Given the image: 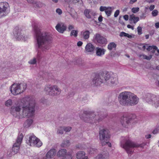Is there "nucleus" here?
Segmentation results:
<instances>
[{
    "label": "nucleus",
    "instance_id": "obj_1",
    "mask_svg": "<svg viewBox=\"0 0 159 159\" xmlns=\"http://www.w3.org/2000/svg\"><path fill=\"white\" fill-rule=\"evenodd\" d=\"M35 100L29 96H26L18 101L15 106L11 107L10 113L18 118L31 117L35 112Z\"/></svg>",
    "mask_w": 159,
    "mask_h": 159
},
{
    "label": "nucleus",
    "instance_id": "obj_2",
    "mask_svg": "<svg viewBox=\"0 0 159 159\" xmlns=\"http://www.w3.org/2000/svg\"><path fill=\"white\" fill-rule=\"evenodd\" d=\"M32 27L36 39V48L38 51L46 52L51 47L50 34L45 32H41L37 24H33ZM39 58L40 53L38 52L37 58L39 59Z\"/></svg>",
    "mask_w": 159,
    "mask_h": 159
},
{
    "label": "nucleus",
    "instance_id": "obj_3",
    "mask_svg": "<svg viewBox=\"0 0 159 159\" xmlns=\"http://www.w3.org/2000/svg\"><path fill=\"white\" fill-rule=\"evenodd\" d=\"M118 100L121 105L132 106L138 103L139 98L133 93L125 91L120 93L118 96Z\"/></svg>",
    "mask_w": 159,
    "mask_h": 159
},
{
    "label": "nucleus",
    "instance_id": "obj_4",
    "mask_svg": "<svg viewBox=\"0 0 159 159\" xmlns=\"http://www.w3.org/2000/svg\"><path fill=\"white\" fill-rule=\"evenodd\" d=\"M145 144L144 143L139 144L132 141L128 137H123L120 142V147L124 149L129 155H131L134 152V148H143Z\"/></svg>",
    "mask_w": 159,
    "mask_h": 159
},
{
    "label": "nucleus",
    "instance_id": "obj_5",
    "mask_svg": "<svg viewBox=\"0 0 159 159\" xmlns=\"http://www.w3.org/2000/svg\"><path fill=\"white\" fill-rule=\"evenodd\" d=\"M80 119L87 123H93L101 120L99 118L98 116H96L94 112L89 111H84L82 115L80 116Z\"/></svg>",
    "mask_w": 159,
    "mask_h": 159
},
{
    "label": "nucleus",
    "instance_id": "obj_6",
    "mask_svg": "<svg viewBox=\"0 0 159 159\" xmlns=\"http://www.w3.org/2000/svg\"><path fill=\"white\" fill-rule=\"evenodd\" d=\"M110 138V134L108 130L106 128L100 129L99 132V138L102 146L107 144L108 147H111V144L109 142Z\"/></svg>",
    "mask_w": 159,
    "mask_h": 159
},
{
    "label": "nucleus",
    "instance_id": "obj_7",
    "mask_svg": "<svg viewBox=\"0 0 159 159\" xmlns=\"http://www.w3.org/2000/svg\"><path fill=\"white\" fill-rule=\"evenodd\" d=\"M104 78L106 84L112 86L117 85L118 83V79L116 75L112 72H107L103 74Z\"/></svg>",
    "mask_w": 159,
    "mask_h": 159
},
{
    "label": "nucleus",
    "instance_id": "obj_8",
    "mask_svg": "<svg viewBox=\"0 0 159 159\" xmlns=\"http://www.w3.org/2000/svg\"><path fill=\"white\" fill-rule=\"evenodd\" d=\"M26 143L30 146L39 148L43 144L42 142L33 134H30L26 136Z\"/></svg>",
    "mask_w": 159,
    "mask_h": 159
},
{
    "label": "nucleus",
    "instance_id": "obj_9",
    "mask_svg": "<svg viewBox=\"0 0 159 159\" xmlns=\"http://www.w3.org/2000/svg\"><path fill=\"white\" fill-rule=\"evenodd\" d=\"M144 101L156 107H159V97L151 93L145 94L143 98Z\"/></svg>",
    "mask_w": 159,
    "mask_h": 159
},
{
    "label": "nucleus",
    "instance_id": "obj_10",
    "mask_svg": "<svg viewBox=\"0 0 159 159\" xmlns=\"http://www.w3.org/2000/svg\"><path fill=\"white\" fill-rule=\"evenodd\" d=\"M27 85L25 83L14 84L11 86L10 91L13 95H16L24 91Z\"/></svg>",
    "mask_w": 159,
    "mask_h": 159
},
{
    "label": "nucleus",
    "instance_id": "obj_11",
    "mask_svg": "<svg viewBox=\"0 0 159 159\" xmlns=\"http://www.w3.org/2000/svg\"><path fill=\"white\" fill-rule=\"evenodd\" d=\"M44 90L47 94L52 96L59 95L61 92V89L56 85H46Z\"/></svg>",
    "mask_w": 159,
    "mask_h": 159
},
{
    "label": "nucleus",
    "instance_id": "obj_12",
    "mask_svg": "<svg viewBox=\"0 0 159 159\" xmlns=\"http://www.w3.org/2000/svg\"><path fill=\"white\" fill-rule=\"evenodd\" d=\"M23 137V135L22 134L18 135L16 142L14 144L12 148V152L13 154H16L18 152Z\"/></svg>",
    "mask_w": 159,
    "mask_h": 159
},
{
    "label": "nucleus",
    "instance_id": "obj_13",
    "mask_svg": "<svg viewBox=\"0 0 159 159\" xmlns=\"http://www.w3.org/2000/svg\"><path fill=\"white\" fill-rule=\"evenodd\" d=\"M72 151L67 152L66 150L64 149L60 150L57 153V156L58 157H63L62 159H72Z\"/></svg>",
    "mask_w": 159,
    "mask_h": 159
},
{
    "label": "nucleus",
    "instance_id": "obj_14",
    "mask_svg": "<svg viewBox=\"0 0 159 159\" xmlns=\"http://www.w3.org/2000/svg\"><path fill=\"white\" fill-rule=\"evenodd\" d=\"M9 7V4L6 2L0 3V17L7 15L6 11Z\"/></svg>",
    "mask_w": 159,
    "mask_h": 159
},
{
    "label": "nucleus",
    "instance_id": "obj_15",
    "mask_svg": "<svg viewBox=\"0 0 159 159\" xmlns=\"http://www.w3.org/2000/svg\"><path fill=\"white\" fill-rule=\"evenodd\" d=\"M14 34L15 38L18 40L25 41L26 40V37L22 33L20 29H18L17 30V29H16V30L14 31Z\"/></svg>",
    "mask_w": 159,
    "mask_h": 159
},
{
    "label": "nucleus",
    "instance_id": "obj_16",
    "mask_svg": "<svg viewBox=\"0 0 159 159\" xmlns=\"http://www.w3.org/2000/svg\"><path fill=\"white\" fill-rule=\"evenodd\" d=\"M94 39L99 44L101 45H105L107 41L106 38L99 34H96L94 37Z\"/></svg>",
    "mask_w": 159,
    "mask_h": 159
},
{
    "label": "nucleus",
    "instance_id": "obj_17",
    "mask_svg": "<svg viewBox=\"0 0 159 159\" xmlns=\"http://www.w3.org/2000/svg\"><path fill=\"white\" fill-rule=\"evenodd\" d=\"M95 49V47L92 43H89L87 44L85 47L84 52L87 54L93 53Z\"/></svg>",
    "mask_w": 159,
    "mask_h": 159
},
{
    "label": "nucleus",
    "instance_id": "obj_18",
    "mask_svg": "<svg viewBox=\"0 0 159 159\" xmlns=\"http://www.w3.org/2000/svg\"><path fill=\"white\" fill-rule=\"evenodd\" d=\"M56 29L60 33H63L67 29L66 25L63 22L57 23L55 27Z\"/></svg>",
    "mask_w": 159,
    "mask_h": 159
},
{
    "label": "nucleus",
    "instance_id": "obj_19",
    "mask_svg": "<svg viewBox=\"0 0 159 159\" xmlns=\"http://www.w3.org/2000/svg\"><path fill=\"white\" fill-rule=\"evenodd\" d=\"M131 120L126 115H124L121 118L120 123L124 127L128 128Z\"/></svg>",
    "mask_w": 159,
    "mask_h": 159
},
{
    "label": "nucleus",
    "instance_id": "obj_20",
    "mask_svg": "<svg viewBox=\"0 0 159 159\" xmlns=\"http://www.w3.org/2000/svg\"><path fill=\"white\" fill-rule=\"evenodd\" d=\"M109 153L107 152H104L98 154L94 159H109Z\"/></svg>",
    "mask_w": 159,
    "mask_h": 159
},
{
    "label": "nucleus",
    "instance_id": "obj_21",
    "mask_svg": "<svg viewBox=\"0 0 159 159\" xmlns=\"http://www.w3.org/2000/svg\"><path fill=\"white\" fill-rule=\"evenodd\" d=\"M84 14L85 16L87 18H91L92 16L96 15L95 12L90 9H86L84 10Z\"/></svg>",
    "mask_w": 159,
    "mask_h": 159
},
{
    "label": "nucleus",
    "instance_id": "obj_22",
    "mask_svg": "<svg viewBox=\"0 0 159 159\" xmlns=\"http://www.w3.org/2000/svg\"><path fill=\"white\" fill-rule=\"evenodd\" d=\"M93 84L95 86H98L100 85L102 82V80L100 75H97L92 80Z\"/></svg>",
    "mask_w": 159,
    "mask_h": 159
},
{
    "label": "nucleus",
    "instance_id": "obj_23",
    "mask_svg": "<svg viewBox=\"0 0 159 159\" xmlns=\"http://www.w3.org/2000/svg\"><path fill=\"white\" fill-rule=\"evenodd\" d=\"M57 151L54 148L50 149L47 153L46 157L44 158H47V159L51 158L53 157L56 154Z\"/></svg>",
    "mask_w": 159,
    "mask_h": 159
},
{
    "label": "nucleus",
    "instance_id": "obj_24",
    "mask_svg": "<svg viewBox=\"0 0 159 159\" xmlns=\"http://www.w3.org/2000/svg\"><path fill=\"white\" fill-rule=\"evenodd\" d=\"M106 50L102 48L97 47L96 48V54L98 57H102L103 55L106 52Z\"/></svg>",
    "mask_w": 159,
    "mask_h": 159
},
{
    "label": "nucleus",
    "instance_id": "obj_25",
    "mask_svg": "<svg viewBox=\"0 0 159 159\" xmlns=\"http://www.w3.org/2000/svg\"><path fill=\"white\" fill-rule=\"evenodd\" d=\"M90 32L88 30H84L81 33L82 37L85 39H88L89 37Z\"/></svg>",
    "mask_w": 159,
    "mask_h": 159
},
{
    "label": "nucleus",
    "instance_id": "obj_26",
    "mask_svg": "<svg viewBox=\"0 0 159 159\" xmlns=\"http://www.w3.org/2000/svg\"><path fill=\"white\" fill-rule=\"evenodd\" d=\"M86 153L83 151H79L76 154V157L77 159H83L85 157Z\"/></svg>",
    "mask_w": 159,
    "mask_h": 159
},
{
    "label": "nucleus",
    "instance_id": "obj_27",
    "mask_svg": "<svg viewBox=\"0 0 159 159\" xmlns=\"http://www.w3.org/2000/svg\"><path fill=\"white\" fill-rule=\"evenodd\" d=\"M129 20L130 21H133L135 24L139 20V18L138 17L135 16L134 15L132 14L129 16Z\"/></svg>",
    "mask_w": 159,
    "mask_h": 159
},
{
    "label": "nucleus",
    "instance_id": "obj_28",
    "mask_svg": "<svg viewBox=\"0 0 159 159\" xmlns=\"http://www.w3.org/2000/svg\"><path fill=\"white\" fill-rule=\"evenodd\" d=\"M33 123V120L32 119L27 120L24 123L23 126L26 128L29 127Z\"/></svg>",
    "mask_w": 159,
    "mask_h": 159
},
{
    "label": "nucleus",
    "instance_id": "obj_29",
    "mask_svg": "<svg viewBox=\"0 0 159 159\" xmlns=\"http://www.w3.org/2000/svg\"><path fill=\"white\" fill-rule=\"evenodd\" d=\"M116 47V44L114 42H111L109 43L107 46L108 49L110 50H115Z\"/></svg>",
    "mask_w": 159,
    "mask_h": 159
},
{
    "label": "nucleus",
    "instance_id": "obj_30",
    "mask_svg": "<svg viewBox=\"0 0 159 159\" xmlns=\"http://www.w3.org/2000/svg\"><path fill=\"white\" fill-rule=\"evenodd\" d=\"M112 7H108L107 8L105 12L108 16H110L112 12Z\"/></svg>",
    "mask_w": 159,
    "mask_h": 159
},
{
    "label": "nucleus",
    "instance_id": "obj_31",
    "mask_svg": "<svg viewBox=\"0 0 159 159\" xmlns=\"http://www.w3.org/2000/svg\"><path fill=\"white\" fill-rule=\"evenodd\" d=\"M120 35V37H128L129 38H132V36L131 35H129V34L125 33L124 32H121Z\"/></svg>",
    "mask_w": 159,
    "mask_h": 159
},
{
    "label": "nucleus",
    "instance_id": "obj_32",
    "mask_svg": "<svg viewBox=\"0 0 159 159\" xmlns=\"http://www.w3.org/2000/svg\"><path fill=\"white\" fill-rule=\"evenodd\" d=\"M87 150V152L89 154L94 153L96 152L97 150L96 149L92 148H88Z\"/></svg>",
    "mask_w": 159,
    "mask_h": 159
},
{
    "label": "nucleus",
    "instance_id": "obj_33",
    "mask_svg": "<svg viewBox=\"0 0 159 159\" xmlns=\"http://www.w3.org/2000/svg\"><path fill=\"white\" fill-rule=\"evenodd\" d=\"M70 145V142L69 140L64 141L61 144V146L62 147H66Z\"/></svg>",
    "mask_w": 159,
    "mask_h": 159
},
{
    "label": "nucleus",
    "instance_id": "obj_34",
    "mask_svg": "<svg viewBox=\"0 0 159 159\" xmlns=\"http://www.w3.org/2000/svg\"><path fill=\"white\" fill-rule=\"evenodd\" d=\"M12 102L11 99H9L6 101L5 102V105L6 107H9L12 105Z\"/></svg>",
    "mask_w": 159,
    "mask_h": 159
},
{
    "label": "nucleus",
    "instance_id": "obj_35",
    "mask_svg": "<svg viewBox=\"0 0 159 159\" xmlns=\"http://www.w3.org/2000/svg\"><path fill=\"white\" fill-rule=\"evenodd\" d=\"M140 57H142L144 59L149 60L151 59L152 57V55H150L149 56H147L145 55H142L140 56Z\"/></svg>",
    "mask_w": 159,
    "mask_h": 159
},
{
    "label": "nucleus",
    "instance_id": "obj_36",
    "mask_svg": "<svg viewBox=\"0 0 159 159\" xmlns=\"http://www.w3.org/2000/svg\"><path fill=\"white\" fill-rule=\"evenodd\" d=\"M64 127H59L57 131V133L58 134H62L63 133Z\"/></svg>",
    "mask_w": 159,
    "mask_h": 159
},
{
    "label": "nucleus",
    "instance_id": "obj_37",
    "mask_svg": "<svg viewBox=\"0 0 159 159\" xmlns=\"http://www.w3.org/2000/svg\"><path fill=\"white\" fill-rule=\"evenodd\" d=\"M78 31L76 30H72L70 33V35L73 36L75 37H76L77 36Z\"/></svg>",
    "mask_w": 159,
    "mask_h": 159
},
{
    "label": "nucleus",
    "instance_id": "obj_38",
    "mask_svg": "<svg viewBox=\"0 0 159 159\" xmlns=\"http://www.w3.org/2000/svg\"><path fill=\"white\" fill-rule=\"evenodd\" d=\"M36 59L35 58H34L29 61V63L30 64H36Z\"/></svg>",
    "mask_w": 159,
    "mask_h": 159
},
{
    "label": "nucleus",
    "instance_id": "obj_39",
    "mask_svg": "<svg viewBox=\"0 0 159 159\" xmlns=\"http://www.w3.org/2000/svg\"><path fill=\"white\" fill-rule=\"evenodd\" d=\"M139 8L138 7H133L131 9L132 11L134 13H135L139 11Z\"/></svg>",
    "mask_w": 159,
    "mask_h": 159
},
{
    "label": "nucleus",
    "instance_id": "obj_40",
    "mask_svg": "<svg viewBox=\"0 0 159 159\" xmlns=\"http://www.w3.org/2000/svg\"><path fill=\"white\" fill-rule=\"evenodd\" d=\"M158 11L156 9L153 10L152 12V16L154 17L157 16L158 15Z\"/></svg>",
    "mask_w": 159,
    "mask_h": 159
},
{
    "label": "nucleus",
    "instance_id": "obj_41",
    "mask_svg": "<svg viewBox=\"0 0 159 159\" xmlns=\"http://www.w3.org/2000/svg\"><path fill=\"white\" fill-rule=\"evenodd\" d=\"M64 130L66 132H69L71 129V128L70 127H63Z\"/></svg>",
    "mask_w": 159,
    "mask_h": 159
},
{
    "label": "nucleus",
    "instance_id": "obj_42",
    "mask_svg": "<svg viewBox=\"0 0 159 159\" xmlns=\"http://www.w3.org/2000/svg\"><path fill=\"white\" fill-rule=\"evenodd\" d=\"M137 31H138V33L139 35H140L142 34V29L141 27L138 26L137 27Z\"/></svg>",
    "mask_w": 159,
    "mask_h": 159
},
{
    "label": "nucleus",
    "instance_id": "obj_43",
    "mask_svg": "<svg viewBox=\"0 0 159 159\" xmlns=\"http://www.w3.org/2000/svg\"><path fill=\"white\" fill-rule=\"evenodd\" d=\"M107 8L106 7L101 6L100 7V10L101 11H105Z\"/></svg>",
    "mask_w": 159,
    "mask_h": 159
},
{
    "label": "nucleus",
    "instance_id": "obj_44",
    "mask_svg": "<svg viewBox=\"0 0 159 159\" xmlns=\"http://www.w3.org/2000/svg\"><path fill=\"white\" fill-rule=\"evenodd\" d=\"M120 13V11L119 10H117L115 12L114 14V16L115 17H117L118 15H119Z\"/></svg>",
    "mask_w": 159,
    "mask_h": 159
},
{
    "label": "nucleus",
    "instance_id": "obj_45",
    "mask_svg": "<svg viewBox=\"0 0 159 159\" xmlns=\"http://www.w3.org/2000/svg\"><path fill=\"white\" fill-rule=\"evenodd\" d=\"M56 12L59 15H61L62 13V10L59 8L57 9L56 10Z\"/></svg>",
    "mask_w": 159,
    "mask_h": 159
},
{
    "label": "nucleus",
    "instance_id": "obj_46",
    "mask_svg": "<svg viewBox=\"0 0 159 159\" xmlns=\"http://www.w3.org/2000/svg\"><path fill=\"white\" fill-rule=\"evenodd\" d=\"M140 48H141V49H143V50H144L146 49V47H147V46L146 45V44H142L140 45Z\"/></svg>",
    "mask_w": 159,
    "mask_h": 159
},
{
    "label": "nucleus",
    "instance_id": "obj_47",
    "mask_svg": "<svg viewBox=\"0 0 159 159\" xmlns=\"http://www.w3.org/2000/svg\"><path fill=\"white\" fill-rule=\"evenodd\" d=\"M146 45L147 46V48H146V49L148 51H150V50H152V46H148V45L147 44H146Z\"/></svg>",
    "mask_w": 159,
    "mask_h": 159
},
{
    "label": "nucleus",
    "instance_id": "obj_48",
    "mask_svg": "<svg viewBox=\"0 0 159 159\" xmlns=\"http://www.w3.org/2000/svg\"><path fill=\"white\" fill-rule=\"evenodd\" d=\"M155 7V6L154 5H151L149 8V9L150 10V11H152L153 10V9Z\"/></svg>",
    "mask_w": 159,
    "mask_h": 159
},
{
    "label": "nucleus",
    "instance_id": "obj_49",
    "mask_svg": "<svg viewBox=\"0 0 159 159\" xmlns=\"http://www.w3.org/2000/svg\"><path fill=\"white\" fill-rule=\"evenodd\" d=\"M83 43L82 41H79L77 43V45L79 47L81 46L82 45Z\"/></svg>",
    "mask_w": 159,
    "mask_h": 159
},
{
    "label": "nucleus",
    "instance_id": "obj_50",
    "mask_svg": "<svg viewBox=\"0 0 159 159\" xmlns=\"http://www.w3.org/2000/svg\"><path fill=\"white\" fill-rule=\"evenodd\" d=\"M74 28V26L72 25H70L68 27V29L69 30H70L73 29Z\"/></svg>",
    "mask_w": 159,
    "mask_h": 159
},
{
    "label": "nucleus",
    "instance_id": "obj_51",
    "mask_svg": "<svg viewBox=\"0 0 159 159\" xmlns=\"http://www.w3.org/2000/svg\"><path fill=\"white\" fill-rule=\"evenodd\" d=\"M123 18L125 20H127L129 19V17L128 15H126L124 16Z\"/></svg>",
    "mask_w": 159,
    "mask_h": 159
},
{
    "label": "nucleus",
    "instance_id": "obj_52",
    "mask_svg": "<svg viewBox=\"0 0 159 159\" xmlns=\"http://www.w3.org/2000/svg\"><path fill=\"white\" fill-rule=\"evenodd\" d=\"M137 0H130L129 2V3L130 4H133L134 2H136Z\"/></svg>",
    "mask_w": 159,
    "mask_h": 159
},
{
    "label": "nucleus",
    "instance_id": "obj_53",
    "mask_svg": "<svg viewBox=\"0 0 159 159\" xmlns=\"http://www.w3.org/2000/svg\"><path fill=\"white\" fill-rule=\"evenodd\" d=\"M127 27L128 28L131 29L132 30L134 29V27L129 25H127Z\"/></svg>",
    "mask_w": 159,
    "mask_h": 159
},
{
    "label": "nucleus",
    "instance_id": "obj_54",
    "mask_svg": "<svg viewBox=\"0 0 159 159\" xmlns=\"http://www.w3.org/2000/svg\"><path fill=\"white\" fill-rule=\"evenodd\" d=\"M158 130L157 129H155L152 131V133L154 134H156L158 133Z\"/></svg>",
    "mask_w": 159,
    "mask_h": 159
},
{
    "label": "nucleus",
    "instance_id": "obj_55",
    "mask_svg": "<svg viewBox=\"0 0 159 159\" xmlns=\"http://www.w3.org/2000/svg\"><path fill=\"white\" fill-rule=\"evenodd\" d=\"M98 21L99 22H101L102 20V16H100L98 18Z\"/></svg>",
    "mask_w": 159,
    "mask_h": 159
},
{
    "label": "nucleus",
    "instance_id": "obj_56",
    "mask_svg": "<svg viewBox=\"0 0 159 159\" xmlns=\"http://www.w3.org/2000/svg\"><path fill=\"white\" fill-rule=\"evenodd\" d=\"M155 26L156 28H159V22H157L155 23Z\"/></svg>",
    "mask_w": 159,
    "mask_h": 159
},
{
    "label": "nucleus",
    "instance_id": "obj_57",
    "mask_svg": "<svg viewBox=\"0 0 159 159\" xmlns=\"http://www.w3.org/2000/svg\"><path fill=\"white\" fill-rule=\"evenodd\" d=\"M151 137V135L150 134H147L145 136V137L147 139L150 138Z\"/></svg>",
    "mask_w": 159,
    "mask_h": 159
},
{
    "label": "nucleus",
    "instance_id": "obj_58",
    "mask_svg": "<svg viewBox=\"0 0 159 159\" xmlns=\"http://www.w3.org/2000/svg\"><path fill=\"white\" fill-rule=\"evenodd\" d=\"M27 2L29 3H33L34 2V0H27Z\"/></svg>",
    "mask_w": 159,
    "mask_h": 159
},
{
    "label": "nucleus",
    "instance_id": "obj_59",
    "mask_svg": "<svg viewBox=\"0 0 159 159\" xmlns=\"http://www.w3.org/2000/svg\"><path fill=\"white\" fill-rule=\"evenodd\" d=\"M155 0H147V2L149 3H152L154 2Z\"/></svg>",
    "mask_w": 159,
    "mask_h": 159
},
{
    "label": "nucleus",
    "instance_id": "obj_60",
    "mask_svg": "<svg viewBox=\"0 0 159 159\" xmlns=\"http://www.w3.org/2000/svg\"><path fill=\"white\" fill-rule=\"evenodd\" d=\"M152 48H153L155 50L157 49V46H154V45L152 46Z\"/></svg>",
    "mask_w": 159,
    "mask_h": 159
},
{
    "label": "nucleus",
    "instance_id": "obj_61",
    "mask_svg": "<svg viewBox=\"0 0 159 159\" xmlns=\"http://www.w3.org/2000/svg\"><path fill=\"white\" fill-rule=\"evenodd\" d=\"M145 38L146 39H148L149 38V35L148 34H147L145 36Z\"/></svg>",
    "mask_w": 159,
    "mask_h": 159
},
{
    "label": "nucleus",
    "instance_id": "obj_62",
    "mask_svg": "<svg viewBox=\"0 0 159 159\" xmlns=\"http://www.w3.org/2000/svg\"><path fill=\"white\" fill-rule=\"evenodd\" d=\"M80 0H74L75 3H77L80 1Z\"/></svg>",
    "mask_w": 159,
    "mask_h": 159
},
{
    "label": "nucleus",
    "instance_id": "obj_63",
    "mask_svg": "<svg viewBox=\"0 0 159 159\" xmlns=\"http://www.w3.org/2000/svg\"><path fill=\"white\" fill-rule=\"evenodd\" d=\"M52 1L55 3H57L58 2V0H52Z\"/></svg>",
    "mask_w": 159,
    "mask_h": 159
},
{
    "label": "nucleus",
    "instance_id": "obj_64",
    "mask_svg": "<svg viewBox=\"0 0 159 159\" xmlns=\"http://www.w3.org/2000/svg\"><path fill=\"white\" fill-rule=\"evenodd\" d=\"M157 69L158 70H159V66H157V67H156Z\"/></svg>",
    "mask_w": 159,
    "mask_h": 159
}]
</instances>
